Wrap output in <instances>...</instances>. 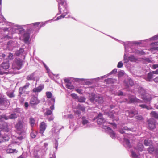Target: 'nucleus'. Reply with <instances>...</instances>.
<instances>
[{"label": "nucleus", "instance_id": "obj_1", "mask_svg": "<svg viewBox=\"0 0 158 158\" xmlns=\"http://www.w3.org/2000/svg\"><path fill=\"white\" fill-rule=\"evenodd\" d=\"M53 19L44 22H37L25 25H15L13 26V24L11 23H9V25L11 27L12 32L13 33H18L19 35V39L20 40H23L25 43H28L29 42L30 37V34L35 31L36 28L40 24H42L40 26V27L44 26L48 22H51Z\"/></svg>", "mask_w": 158, "mask_h": 158}, {"label": "nucleus", "instance_id": "obj_2", "mask_svg": "<svg viewBox=\"0 0 158 158\" xmlns=\"http://www.w3.org/2000/svg\"><path fill=\"white\" fill-rule=\"evenodd\" d=\"M120 43L123 44L124 46L125 52L128 51L127 48H129L131 51H128L130 53H132L135 54H139L140 55H144L145 54L143 50H139L135 49L133 48L135 44H139V43L137 41H127L125 42L122 41L118 40Z\"/></svg>", "mask_w": 158, "mask_h": 158}, {"label": "nucleus", "instance_id": "obj_3", "mask_svg": "<svg viewBox=\"0 0 158 158\" xmlns=\"http://www.w3.org/2000/svg\"><path fill=\"white\" fill-rule=\"evenodd\" d=\"M97 123L98 124L102 125V128L103 129L105 126H108V124H110L113 125L114 128H115L116 127V125L115 123H113L108 122L106 121L105 119L103 118V116L102 114L100 113L97 117Z\"/></svg>", "mask_w": 158, "mask_h": 158}, {"label": "nucleus", "instance_id": "obj_4", "mask_svg": "<svg viewBox=\"0 0 158 158\" xmlns=\"http://www.w3.org/2000/svg\"><path fill=\"white\" fill-rule=\"evenodd\" d=\"M81 125L84 128H89L93 127V125L90 123L88 116H82L81 118Z\"/></svg>", "mask_w": 158, "mask_h": 158}, {"label": "nucleus", "instance_id": "obj_5", "mask_svg": "<svg viewBox=\"0 0 158 158\" xmlns=\"http://www.w3.org/2000/svg\"><path fill=\"white\" fill-rule=\"evenodd\" d=\"M138 92L141 95V98L146 101H149L151 100V95L146 93L145 90L143 88H140L138 90Z\"/></svg>", "mask_w": 158, "mask_h": 158}, {"label": "nucleus", "instance_id": "obj_6", "mask_svg": "<svg viewBox=\"0 0 158 158\" xmlns=\"http://www.w3.org/2000/svg\"><path fill=\"white\" fill-rule=\"evenodd\" d=\"M23 61L19 59H15L12 64V68L14 70L20 69L23 65Z\"/></svg>", "mask_w": 158, "mask_h": 158}, {"label": "nucleus", "instance_id": "obj_7", "mask_svg": "<svg viewBox=\"0 0 158 158\" xmlns=\"http://www.w3.org/2000/svg\"><path fill=\"white\" fill-rule=\"evenodd\" d=\"M61 128L59 126H54L51 130L52 135L54 136H57L60 133Z\"/></svg>", "mask_w": 158, "mask_h": 158}, {"label": "nucleus", "instance_id": "obj_8", "mask_svg": "<svg viewBox=\"0 0 158 158\" xmlns=\"http://www.w3.org/2000/svg\"><path fill=\"white\" fill-rule=\"evenodd\" d=\"M138 111L135 109L131 110H129L126 112V115L127 116H129L130 117H132L135 114H137Z\"/></svg>", "mask_w": 158, "mask_h": 158}, {"label": "nucleus", "instance_id": "obj_9", "mask_svg": "<svg viewBox=\"0 0 158 158\" xmlns=\"http://www.w3.org/2000/svg\"><path fill=\"white\" fill-rule=\"evenodd\" d=\"M47 127V124L44 122H41L40 124V133L41 134V136L43 135V133L45 131Z\"/></svg>", "mask_w": 158, "mask_h": 158}, {"label": "nucleus", "instance_id": "obj_10", "mask_svg": "<svg viewBox=\"0 0 158 158\" xmlns=\"http://www.w3.org/2000/svg\"><path fill=\"white\" fill-rule=\"evenodd\" d=\"M103 129H105L106 131L109 133L110 136L113 139L115 138V133L112 130V129L108 126H105Z\"/></svg>", "mask_w": 158, "mask_h": 158}, {"label": "nucleus", "instance_id": "obj_11", "mask_svg": "<svg viewBox=\"0 0 158 158\" xmlns=\"http://www.w3.org/2000/svg\"><path fill=\"white\" fill-rule=\"evenodd\" d=\"M38 94L36 95V96H33L31 98L30 101V103L31 105H35L38 104L40 101L37 98Z\"/></svg>", "mask_w": 158, "mask_h": 158}, {"label": "nucleus", "instance_id": "obj_12", "mask_svg": "<svg viewBox=\"0 0 158 158\" xmlns=\"http://www.w3.org/2000/svg\"><path fill=\"white\" fill-rule=\"evenodd\" d=\"M24 124L23 121L19 120L15 125V127L18 131H21L23 127Z\"/></svg>", "mask_w": 158, "mask_h": 158}, {"label": "nucleus", "instance_id": "obj_13", "mask_svg": "<svg viewBox=\"0 0 158 158\" xmlns=\"http://www.w3.org/2000/svg\"><path fill=\"white\" fill-rule=\"evenodd\" d=\"M9 104V101L6 98H0V106H4V107L8 105Z\"/></svg>", "mask_w": 158, "mask_h": 158}, {"label": "nucleus", "instance_id": "obj_14", "mask_svg": "<svg viewBox=\"0 0 158 158\" xmlns=\"http://www.w3.org/2000/svg\"><path fill=\"white\" fill-rule=\"evenodd\" d=\"M148 126L151 130H153L155 128V121L153 118H151L148 120Z\"/></svg>", "mask_w": 158, "mask_h": 158}, {"label": "nucleus", "instance_id": "obj_15", "mask_svg": "<svg viewBox=\"0 0 158 158\" xmlns=\"http://www.w3.org/2000/svg\"><path fill=\"white\" fill-rule=\"evenodd\" d=\"M124 82L126 86L127 87H129V85L132 86L134 85V82L133 81L129 78L125 79L124 80Z\"/></svg>", "mask_w": 158, "mask_h": 158}, {"label": "nucleus", "instance_id": "obj_16", "mask_svg": "<svg viewBox=\"0 0 158 158\" xmlns=\"http://www.w3.org/2000/svg\"><path fill=\"white\" fill-rule=\"evenodd\" d=\"M114 112L116 114H121L120 112H115L114 111H113L112 112H111V113H110L108 114V116L110 117V118H111L113 121L116 120L118 121V120L119 118L118 117H115L114 114H113Z\"/></svg>", "mask_w": 158, "mask_h": 158}, {"label": "nucleus", "instance_id": "obj_17", "mask_svg": "<svg viewBox=\"0 0 158 158\" xmlns=\"http://www.w3.org/2000/svg\"><path fill=\"white\" fill-rule=\"evenodd\" d=\"M44 85L43 84H40L39 86L33 88L32 91L35 93L40 92L43 89Z\"/></svg>", "mask_w": 158, "mask_h": 158}, {"label": "nucleus", "instance_id": "obj_18", "mask_svg": "<svg viewBox=\"0 0 158 158\" xmlns=\"http://www.w3.org/2000/svg\"><path fill=\"white\" fill-rule=\"evenodd\" d=\"M123 143L124 146L127 149H130L131 147L129 140L125 138H124V139Z\"/></svg>", "mask_w": 158, "mask_h": 158}, {"label": "nucleus", "instance_id": "obj_19", "mask_svg": "<svg viewBox=\"0 0 158 158\" xmlns=\"http://www.w3.org/2000/svg\"><path fill=\"white\" fill-rule=\"evenodd\" d=\"M18 116V115L15 112H13L9 116H6V120L9 119H15L17 118Z\"/></svg>", "mask_w": 158, "mask_h": 158}, {"label": "nucleus", "instance_id": "obj_20", "mask_svg": "<svg viewBox=\"0 0 158 158\" xmlns=\"http://www.w3.org/2000/svg\"><path fill=\"white\" fill-rule=\"evenodd\" d=\"M0 65L2 68L3 69H4L5 70L7 69L10 66L8 60L6 62H3Z\"/></svg>", "mask_w": 158, "mask_h": 158}, {"label": "nucleus", "instance_id": "obj_21", "mask_svg": "<svg viewBox=\"0 0 158 158\" xmlns=\"http://www.w3.org/2000/svg\"><path fill=\"white\" fill-rule=\"evenodd\" d=\"M96 102L99 104H102L103 102L102 97L99 95H96L95 103Z\"/></svg>", "mask_w": 158, "mask_h": 158}, {"label": "nucleus", "instance_id": "obj_22", "mask_svg": "<svg viewBox=\"0 0 158 158\" xmlns=\"http://www.w3.org/2000/svg\"><path fill=\"white\" fill-rule=\"evenodd\" d=\"M129 102L130 103H141L143 102L142 100L139 99L136 97H135L131 98Z\"/></svg>", "mask_w": 158, "mask_h": 158}, {"label": "nucleus", "instance_id": "obj_23", "mask_svg": "<svg viewBox=\"0 0 158 158\" xmlns=\"http://www.w3.org/2000/svg\"><path fill=\"white\" fill-rule=\"evenodd\" d=\"M9 139V137L7 135H2L1 137L0 138V143H1L4 142L8 141Z\"/></svg>", "mask_w": 158, "mask_h": 158}, {"label": "nucleus", "instance_id": "obj_24", "mask_svg": "<svg viewBox=\"0 0 158 158\" xmlns=\"http://www.w3.org/2000/svg\"><path fill=\"white\" fill-rule=\"evenodd\" d=\"M57 2L58 3V9H59V13L57 14L58 15L59 14L61 13V8H60V4L64 5L65 3V0H57Z\"/></svg>", "mask_w": 158, "mask_h": 158}, {"label": "nucleus", "instance_id": "obj_25", "mask_svg": "<svg viewBox=\"0 0 158 158\" xmlns=\"http://www.w3.org/2000/svg\"><path fill=\"white\" fill-rule=\"evenodd\" d=\"M35 72L31 73L28 75L26 79L28 80H36V77L35 76Z\"/></svg>", "mask_w": 158, "mask_h": 158}, {"label": "nucleus", "instance_id": "obj_26", "mask_svg": "<svg viewBox=\"0 0 158 158\" xmlns=\"http://www.w3.org/2000/svg\"><path fill=\"white\" fill-rule=\"evenodd\" d=\"M94 80V79H85L84 78L83 81V84H85L87 85H89L92 83L93 80Z\"/></svg>", "mask_w": 158, "mask_h": 158}, {"label": "nucleus", "instance_id": "obj_27", "mask_svg": "<svg viewBox=\"0 0 158 158\" xmlns=\"http://www.w3.org/2000/svg\"><path fill=\"white\" fill-rule=\"evenodd\" d=\"M153 77V74L151 72L148 73L146 77L145 78V80L148 81H151Z\"/></svg>", "mask_w": 158, "mask_h": 158}, {"label": "nucleus", "instance_id": "obj_28", "mask_svg": "<svg viewBox=\"0 0 158 158\" xmlns=\"http://www.w3.org/2000/svg\"><path fill=\"white\" fill-rule=\"evenodd\" d=\"M25 50L23 48H20L19 50L15 52V54L16 56H20L24 54L25 53Z\"/></svg>", "mask_w": 158, "mask_h": 158}, {"label": "nucleus", "instance_id": "obj_29", "mask_svg": "<svg viewBox=\"0 0 158 158\" xmlns=\"http://www.w3.org/2000/svg\"><path fill=\"white\" fill-rule=\"evenodd\" d=\"M144 146L142 143H138L137 146L135 148V149L138 151H142L143 150Z\"/></svg>", "mask_w": 158, "mask_h": 158}, {"label": "nucleus", "instance_id": "obj_30", "mask_svg": "<svg viewBox=\"0 0 158 158\" xmlns=\"http://www.w3.org/2000/svg\"><path fill=\"white\" fill-rule=\"evenodd\" d=\"M127 49L128 51L126 52H125V53L124 54V63H127L129 61V59L128 58H128H127V54H126V53L128 52H129L128 51H131V50L129 48V47H128V48H127Z\"/></svg>", "mask_w": 158, "mask_h": 158}, {"label": "nucleus", "instance_id": "obj_31", "mask_svg": "<svg viewBox=\"0 0 158 158\" xmlns=\"http://www.w3.org/2000/svg\"><path fill=\"white\" fill-rule=\"evenodd\" d=\"M29 123L31 127L34 126L35 124V121L34 118L32 117H31L29 118Z\"/></svg>", "mask_w": 158, "mask_h": 158}, {"label": "nucleus", "instance_id": "obj_32", "mask_svg": "<svg viewBox=\"0 0 158 158\" xmlns=\"http://www.w3.org/2000/svg\"><path fill=\"white\" fill-rule=\"evenodd\" d=\"M150 116L156 119H158V114L154 111H152L150 113Z\"/></svg>", "mask_w": 158, "mask_h": 158}, {"label": "nucleus", "instance_id": "obj_33", "mask_svg": "<svg viewBox=\"0 0 158 158\" xmlns=\"http://www.w3.org/2000/svg\"><path fill=\"white\" fill-rule=\"evenodd\" d=\"M17 150L15 149H13L10 148H8L6 150V152L7 153H11L14 152L17 153Z\"/></svg>", "mask_w": 158, "mask_h": 158}, {"label": "nucleus", "instance_id": "obj_34", "mask_svg": "<svg viewBox=\"0 0 158 158\" xmlns=\"http://www.w3.org/2000/svg\"><path fill=\"white\" fill-rule=\"evenodd\" d=\"M131 156L133 158H140V156L133 151H131Z\"/></svg>", "mask_w": 158, "mask_h": 158}, {"label": "nucleus", "instance_id": "obj_35", "mask_svg": "<svg viewBox=\"0 0 158 158\" xmlns=\"http://www.w3.org/2000/svg\"><path fill=\"white\" fill-rule=\"evenodd\" d=\"M139 106L141 107L142 108H145L147 110L151 109L152 108L151 107L148 106L144 104H140L139 105Z\"/></svg>", "mask_w": 158, "mask_h": 158}, {"label": "nucleus", "instance_id": "obj_36", "mask_svg": "<svg viewBox=\"0 0 158 158\" xmlns=\"http://www.w3.org/2000/svg\"><path fill=\"white\" fill-rule=\"evenodd\" d=\"M45 69L47 71V72L49 76V77L51 78L52 79V76L53 75V74L52 73L50 72V70L49 68L47 67L46 66Z\"/></svg>", "mask_w": 158, "mask_h": 158}, {"label": "nucleus", "instance_id": "obj_37", "mask_svg": "<svg viewBox=\"0 0 158 158\" xmlns=\"http://www.w3.org/2000/svg\"><path fill=\"white\" fill-rule=\"evenodd\" d=\"M90 100L91 102L95 103L96 95L94 96V94L91 95L90 97Z\"/></svg>", "mask_w": 158, "mask_h": 158}, {"label": "nucleus", "instance_id": "obj_38", "mask_svg": "<svg viewBox=\"0 0 158 158\" xmlns=\"http://www.w3.org/2000/svg\"><path fill=\"white\" fill-rule=\"evenodd\" d=\"M48 143H44V145L42 147V151L43 152H45L47 150L48 148L47 147L48 146Z\"/></svg>", "mask_w": 158, "mask_h": 158}, {"label": "nucleus", "instance_id": "obj_39", "mask_svg": "<svg viewBox=\"0 0 158 158\" xmlns=\"http://www.w3.org/2000/svg\"><path fill=\"white\" fill-rule=\"evenodd\" d=\"M13 43L12 41H10L7 43V47L10 49L13 46Z\"/></svg>", "mask_w": 158, "mask_h": 158}, {"label": "nucleus", "instance_id": "obj_40", "mask_svg": "<svg viewBox=\"0 0 158 158\" xmlns=\"http://www.w3.org/2000/svg\"><path fill=\"white\" fill-rule=\"evenodd\" d=\"M1 4H2V3ZM1 8H2V5H1V11H0V23L4 21L5 20V18H4L3 16L2 15V14L1 13Z\"/></svg>", "mask_w": 158, "mask_h": 158}, {"label": "nucleus", "instance_id": "obj_41", "mask_svg": "<svg viewBox=\"0 0 158 158\" xmlns=\"http://www.w3.org/2000/svg\"><path fill=\"white\" fill-rule=\"evenodd\" d=\"M144 143L145 146H148L151 144L152 142L150 140H145Z\"/></svg>", "mask_w": 158, "mask_h": 158}, {"label": "nucleus", "instance_id": "obj_42", "mask_svg": "<svg viewBox=\"0 0 158 158\" xmlns=\"http://www.w3.org/2000/svg\"><path fill=\"white\" fill-rule=\"evenodd\" d=\"M25 92V90L23 89L22 87H20L19 89V96H20L21 95L24 94Z\"/></svg>", "mask_w": 158, "mask_h": 158}, {"label": "nucleus", "instance_id": "obj_43", "mask_svg": "<svg viewBox=\"0 0 158 158\" xmlns=\"http://www.w3.org/2000/svg\"><path fill=\"white\" fill-rule=\"evenodd\" d=\"M105 82L108 84L114 82V80L111 78H109L105 79Z\"/></svg>", "mask_w": 158, "mask_h": 158}, {"label": "nucleus", "instance_id": "obj_44", "mask_svg": "<svg viewBox=\"0 0 158 158\" xmlns=\"http://www.w3.org/2000/svg\"><path fill=\"white\" fill-rule=\"evenodd\" d=\"M66 87L70 89H72L74 88V86L71 83H68L66 84Z\"/></svg>", "mask_w": 158, "mask_h": 158}, {"label": "nucleus", "instance_id": "obj_45", "mask_svg": "<svg viewBox=\"0 0 158 158\" xmlns=\"http://www.w3.org/2000/svg\"><path fill=\"white\" fill-rule=\"evenodd\" d=\"M51 100L52 105L50 106V108L51 109V110H53L54 109V103L55 101V99L54 98H51Z\"/></svg>", "mask_w": 158, "mask_h": 158}, {"label": "nucleus", "instance_id": "obj_46", "mask_svg": "<svg viewBox=\"0 0 158 158\" xmlns=\"http://www.w3.org/2000/svg\"><path fill=\"white\" fill-rule=\"evenodd\" d=\"M129 60L131 61H134L136 60V58L133 55H131L128 57Z\"/></svg>", "mask_w": 158, "mask_h": 158}, {"label": "nucleus", "instance_id": "obj_47", "mask_svg": "<svg viewBox=\"0 0 158 158\" xmlns=\"http://www.w3.org/2000/svg\"><path fill=\"white\" fill-rule=\"evenodd\" d=\"M37 135V132L35 131H33L31 133V136L33 138H34L36 137Z\"/></svg>", "mask_w": 158, "mask_h": 158}, {"label": "nucleus", "instance_id": "obj_48", "mask_svg": "<svg viewBox=\"0 0 158 158\" xmlns=\"http://www.w3.org/2000/svg\"><path fill=\"white\" fill-rule=\"evenodd\" d=\"M6 115H0V122H2L4 119L6 120Z\"/></svg>", "mask_w": 158, "mask_h": 158}, {"label": "nucleus", "instance_id": "obj_49", "mask_svg": "<svg viewBox=\"0 0 158 158\" xmlns=\"http://www.w3.org/2000/svg\"><path fill=\"white\" fill-rule=\"evenodd\" d=\"M3 131L8 132L9 131L8 129L6 127V129H3L2 130H0V137H1L2 135H2V132Z\"/></svg>", "mask_w": 158, "mask_h": 158}, {"label": "nucleus", "instance_id": "obj_50", "mask_svg": "<svg viewBox=\"0 0 158 158\" xmlns=\"http://www.w3.org/2000/svg\"><path fill=\"white\" fill-rule=\"evenodd\" d=\"M158 39V34L157 35H156L154 36L153 37H152L149 39L148 40H156Z\"/></svg>", "mask_w": 158, "mask_h": 158}, {"label": "nucleus", "instance_id": "obj_51", "mask_svg": "<svg viewBox=\"0 0 158 158\" xmlns=\"http://www.w3.org/2000/svg\"><path fill=\"white\" fill-rule=\"evenodd\" d=\"M83 80H84V78H73V81L78 82L83 81Z\"/></svg>", "mask_w": 158, "mask_h": 158}, {"label": "nucleus", "instance_id": "obj_52", "mask_svg": "<svg viewBox=\"0 0 158 158\" xmlns=\"http://www.w3.org/2000/svg\"><path fill=\"white\" fill-rule=\"evenodd\" d=\"M46 94V96L48 98H52V94L51 92H47Z\"/></svg>", "mask_w": 158, "mask_h": 158}, {"label": "nucleus", "instance_id": "obj_53", "mask_svg": "<svg viewBox=\"0 0 158 158\" xmlns=\"http://www.w3.org/2000/svg\"><path fill=\"white\" fill-rule=\"evenodd\" d=\"M52 111L49 109H47L46 112V114L48 115H50L52 113Z\"/></svg>", "mask_w": 158, "mask_h": 158}, {"label": "nucleus", "instance_id": "obj_54", "mask_svg": "<svg viewBox=\"0 0 158 158\" xmlns=\"http://www.w3.org/2000/svg\"><path fill=\"white\" fill-rule=\"evenodd\" d=\"M85 98L83 97H80L78 99V101L81 102H85Z\"/></svg>", "mask_w": 158, "mask_h": 158}, {"label": "nucleus", "instance_id": "obj_55", "mask_svg": "<svg viewBox=\"0 0 158 158\" xmlns=\"http://www.w3.org/2000/svg\"><path fill=\"white\" fill-rule=\"evenodd\" d=\"M123 63L122 61H119L117 67L118 68H121L123 67Z\"/></svg>", "mask_w": 158, "mask_h": 158}, {"label": "nucleus", "instance_id": "obj_56", "mask_svg": "<svg viewBox=\"0 0 158 158\" xmlns=\"http://www.w3.org/2000/svg\"><path fill=\"white\" fill-rule=\"evenodd\" d=\"M79 108L82 111L84 112L85 111V107L81 105H79Z\"/></svg>", "mask_w": 158, "mask_h": 158}, {"label": "nucleus", "instance_id": "obj_57", "mask_svg": "<svg viewBox=\"0 0 158 158\" xmlns=\"http://www.w3.org/2000/svg\"><path fill=\"white\" fill-rule=\"evenodd\" d=\"M124 74V72L123 71H121L118 72V76L119 77H121Z\"/></svg>", "mask_w": 158, "mask_h": 158}, {"label": "nucleus", "instance_id": "obj_58", "mask_svg": "<svg viewBox=\"0 0 158 158\" xmlns=\"http://www.w3.org/2000/svg\"><path fill=\"white\" fill-rule=\"evenodd\" d=\"M4 70V69H3L2 68L0 65V74L3 75L5 73V72Z\"/></svg>", "mask_w": 158, "mask_h": 158}, {"label": "nucleus", "instance_id": "obj_59", "mask_svg": "<svg viewBox=\"0 0 158 158\" xmlns=\"http://www.w3.org/2000/svg\"><path fill=\"white\" fill-rule=\"evenodd\" d=\"M29 85L30 83H27L25 85L22 87L26 90V89L28 88Z\"/></svg>", "mask_w": 158, "mask_h": 158}, {"label": "nucleus", "instance_id": "obj_60", "mask_svg": "<svg viewBox=\"0 0 158 158\" xmlns=\"http://www.w3.org/2000/svg\"><path fill=\"white\" fill-rule=\"evenodd\" d=\"M117 69H115L113 70H112L109 73V74L111 75L113 74H115L117 72Z\"/></svg>", "mask_w": 158, "mask_h": 158}, {"label": "nucleus", "instance_id": "obj_61", "mask_svg": "<svg viewBox=\"0 0 158 158\" xmlns=\"http://www.w3.org/2000/svg\"><path fill=\"white\" fill-rule=\"evenodd\" d=\"M69 12L67 9H65V10L64 11V13H62L61 12V14H63L64 15V17L67 15V14L69 13Z\"/></svg>", "mask_w": 158, "mask_h": 158}, {"label": "nucleus", "instance_id": "obj_62", "mask_svg": "<svg viewBox=\"0 0 158 158\" xmlns=\"http://www.w3.org/2000/svg\"><path fill=\"white\" fill-rule=\"evenodd\" d=\"M64 15L63 14H61V15L58 17L55 20H54V21H57L59 19H60L62 18H64Z\"/></svg>", "mask_w": 158, "mask_h": 158}, {"label": "nucleus", "instance_id": "obj_63", "mask_svg": "<svg viewBox=\"0 0 158 158\" xmlns=\"http://www.w3.org/2000/svg\"><path fill=\"white\" fill-rule=\"evenodd\" d=\"M116 95L118 96H122L123 95V93L122 92L119 91L117 93Z\"/></svg>", "mask_w": 158, "mask_h": 158}, {"label": "nucleus", "instance_id": "obj_64", "mask_svg": "<svg viewBox=\"0 0 158 158\" xmlns=\"http://www.w3.org/2000/svg\"><path fill=\"white\" fill-rule=\"evenodd\" d=\"M158 68V64L152 65L151 66V68L153 69H155Z\"/></svg>", "mask_w": 158, "mask_h": 158}]
</instances>
